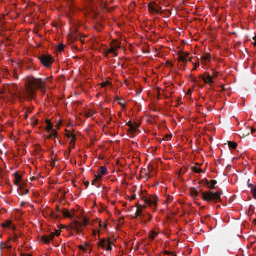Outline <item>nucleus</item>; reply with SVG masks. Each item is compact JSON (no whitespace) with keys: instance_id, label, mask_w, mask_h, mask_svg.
Returning a JSON list of instances; mask_svg holds the SVG:
<instances>
[{"instance_id":"obj_11","label":"nucleus","mask_w":256,"mask_h":256,"mask_svg":"<svg viewBox=\"0 0 256 256\" xmlns=\"http://www.w3.org/2000/svg\"><path fill=\"white\" fill-rule=\"evenodd\" d=\"M127 125L129 126V131L132 132H136L139 126V124L136 123L132 124L130 122H128L127 123Z\"/></svg>"},{"instance_id":"obj_31","label":"nucleus","mask_w":256,"mask_h":256,"mask_svg":"<svg viewBox=\"0 0 256 256\" xmlns=\"http://www.w3.org/2000/svg\"><path fill=\"white\" fill-rule=\"evenodd\" d=\"M100 84L102 87H105L106 86L110 85V83L109 82L106 81L105 82L101 83Z\"/></svg>"},{"instance_id":"obj_18","label":"nucleus","mask_w":256,"mask_h":256,"mask_svg":"<svg viewBox=\"0 0 256 256\" xmlns=\"http://www.w3.org/2000/svg\"><path fill=\"white\" fill-rule=\"evenodd\" d=\"M84 112V116L87 118L91 117L94 113L93 110H86Z\"/></svg>"},{"instance_id":"obj_37","label":"nucleus","mask_w":256,"mask_h":256,"mask_svg":"<svg viewBox=\"0 0 256 256\" xmlns=\"http://www.w3.org/2000/svg\"><path fill=\"white\" fill-rule=\"evenodd\" d=\"M60 230H56L55 232H54L55 234V236H58L60 234Z\"/></svg>"},{"instance_id":"obj_44","label":"nucleus","mask_w":256,"mask_h":256,"mask_svg":"<svg viewBox=\"0 0 256 256\" xmlns=\"http://www.w3.org/2000/svg\"><path fill=\"white\" fill-rule=\"evenodd\" d=\"M24 256H32L31 254H26Z\"/></svg>"},{"instance_id":"obj_8","label":"nucleus","mask_w":256,"mask_h":256,"mask_svg":"<svg viewBox=\"0 0 256 256\" xmlns=\"http://www.w3.org/2000/svg\"><path fill=\"white\" fill-rule=\"evenodd\" d=\"M42 63L45 66H48L52 62V58L48 56H42L40 58Z\"/></svg>"},{"instance_id":"obj_20","label":"nucleus","mask_w":256,"mask_h":256,"mask_svg":"<svg viewBox=\"0 0 256 256\" xmlns=\"http://www.w3.org/2000/svg\"><path fill=\"white\" fill-rule=\"evenodd\" d=\"M158 233L154 231H151L149 233V235L148 238L151 240H153L156 236L158 235Z\"/></svg>"},{"instance_id":"obj_48","label":"nucleus","mask_w":256,"mask_h":256,"mask_svg":"<svg viewBox=\"0 0 256 256\" xmlns=\"http://www.w3.org/2000/svg\"><path fill=\"white\" fill-rule=\"evenodd\" d=\"M254 220V222H256V219H255Z\"/></svg>"},{"instance_id":"obj_41","label":"nucleus","mask_w":256,"mask_h":256,"mask_svg":"<svg viewBox=\"0 0 256 256\" xmlns=\"http://www.w3.org/2000/svg\"><path fill=\"white\" fill-rule=\"evenodd\" d=\"M70 134H71V133H68V134H66V136H67L69 138H70Z\"/></svg>"},{"instance_id":"obj_46","label":"nucleus","mask_w":256,"mask_h":256,"mask_svg":"<svg viewBox=\"0 0 256 256\" xmlns=\"http://www.w3.org/2000/svg\"><path fill=\"white\" fill-rule=\"evenodd\" d=\"M135 198V196H132V199H134Z\"/></svg>"},{"instance_id":"obj_43","label":"nucleus","mask_w":256,"mask_h":256,"mask_svg":"<svg viewBox=\"0 0 256 256\" xmlns=\"http://www.w3.org/2000/svg\"><path fill=\"white\" fill-rule=\"evenodd\" d=\"M96 232L95 230H93V234L94 235H96Z\"/></svg>"},{"instance_id":"obj_40","label":"nucleus","mask_w":256,"mask_h":256,"mask_svg":"<svg viewBox=\"0 0 256 256\" xmlns=\"http://www.w3.org/2000/svg\"><path fill=\"white\" fill-rule=\"evenodd\" d=\"M250 130H251V134H252L255 132L256 130L253 128H251Z\"/></svg>"},{"instance_id":"obj_16","label":"nucleus","mask_w":256,"mask_h":256,"mask_svg":"<svg viewBox=\"0 0 256 256\" xmlns=\"http://www.w3.org/2000/svg\"><path fill=\"white\" fill-rule=\"evenodd\" d=\"M21 180V176L18 172L14 173V184L19 186L20 182Z\"/></svg>"},{"instance_id":"obj_32","label":"nucleus","mask_w":256,"mask_h":256,"mask_svg":"<svg viewBox=\"0 0 256 256\" xmlns=\"http://www.w3.org/2000/svg\"><path fill=\"white\" fill-rule=\"evenodd\" d=\"M74 146H75V144L69 143L68 149L70 150V151L72 149H73L74 148Z\"/></svg>"},{"instance_id":"obj_6","label":"nucleus","mask_w":256,"mask_h":256,"mask_svg":"<svg viewBox=\"0 0 256 256\" xmlns=\"http://www.w3.org/2000/svg\"><path fill=\"white\" fill-rule=\"evenodd\" d=\"M112 242L109 240L101 239L98 244V246L104 250H110L112 249Z\"/></svg>"},{"instance_id":"obj_27","label":"nucleus","mask_w":256,"mask_h":256,"mask_svg":"<svg viewBox=\"0 0 256 256\" xmlns=\"http://www.w3.org/2000/svg\"><path fill=\"white\" fill-rule=\"evenodd\" d=\"M76 136L74 134H70V142L71 144H75Z\"/></svg>"},{"instance_id":"obj_39","label":"nucleus","mask_w":256,"mask_h":256,"mask_svg":"<svg viewBox=\"0 0 256 256\" xmlns=\"http://www.w3.org/2000/svg\"><path fill=\"white\" fill-rule=\"evenodd\" d=\"M99 225H100V228H104L105 226H106V224L104 222H103L102 224L100 222V224H99Z\"/></svg>"},{"instance_id":"obj_15","label":"nucleus","mask_w":256,"mask_h":256,"mask_svg":"<svg viewBox=\"0 0 256 256\" xmlns=\"http://www.w3.org/2000/svg\"><path fill=\"white\" fill-rule=\"evenodd\" d=\"M102 180V176H96L95 178L92 180V184H99Z\"/></svg>"},{"instance_id":"obj_42","label":"nucleus","mask_w":256,"mask_h":256,"mask_svg":"<svg viewBox=\"0 0 256 256\" xmlns=\"http://www.w3.org/2000/svg\"><path fill=\"white\" fill-rule=\"evenodd\" d=\"M254 41H255V42H254V46H256V36H254Z\"/></svg>"},{"instance_id":"obj_35","label":"nucleus","mask_w":256,"mask_h":256,"mask_svg":"<svg viewBox=\"0 0 256 256\" xmlns=\"http://www.w3.org/2000/svg\"><path fill=\"white\" fill-rule=\"evenodd\" d=\"M78 248L80 250H83L84 252H86V248L85 246H82V245H80L78 246Z\"/></svg>"},{"instance_id":"obj_9","label":"nucleus","mask_w":256,"mask_h":256,"mask_svg":"<svg viewBox=\"0 0 256 256\" xmlns=\"http://www.w3.org/2000/svg\"><path fill=\"white\" fill-rule=\"evenodd\" d=\"M71 228L76 230L78 233H80L82 231V226L81 223L78 221H74L71 224Z\"/></svg>"},{"instance_id":"obj_28","label":"nucleus","mask_w":256,"mask_h":256,"mask_svg":"<svg viewBox=\"0 0 256 256\" xmlns=\"http://www.w3.org/2000/svg\"><path fill=\"white\" fill-rule=\"evenodd\" d=\"M63 214L66 217H68V218H72V215L66 210H64Z\"/></svg>"},{"instance_id":"obj_24","label":"nucleus","mask_w":256,"mask_h":256,"mask_svg":"<svg viewBox=\"0 0 256 256\" xmlns=\"http://www.w3.org/2000/svg\"><path fill=\"white\" fill-rule=\"evenodd\" d=\"M46 130L48 131H50L51 130L52 127V126L49 120H46Z\"/></svg>"},{"instance_id":"obj_19","label":"nucleus","mask_w":256,"mask_h":256,"mask_svg":"<svg viewBox=\"0 0 256 256\" xmlns=\"http://www.w3.org/2000/svg\"><path fill=\"white\" fill-rule=\"evenodd\" d=\"M250 192L254 198L256 199V185H251Z\"/></svg>"},{"instance_id":"obj_25","label":"nucleus","mask_w":256,"mask_h":256,"mask_svg":"<svg viewBox=\"0 0 256 256\" xmlns=\"http://www.w3.org/2000/svg\"><path fill=\"white\" fill-rule=\"evenodd\" d=\"M216 184V181L215 180H211L208 182V186L210 188H213L214 186Z\"/></svg>"},{"instance_id":"obj_22","label":"nucleus","mask_w":256,"mask_h":256,"mask_svg":"<svg viewBox=\"0 0 256 256\" xmlns=\"http://www.w3.org/2000/svg\"><path fill=\"white\" fill-rule=\"evenodd\" d=\"M12 224V221L10 220H7L6 221L4 224H2V226L4 228H8L10 226V224Z\"/></svg>"},{"instance_id":"obj_38","label":"nucleus","mask_w":256,"mask_h":256,"mask_svg":"<svg viewBox=\"0 0 256 256\" xmlns=\"http://www.w3.org/2000/svg\"><path fill=\"white\" fill-rule=\"evenodd\" d=\"M198 66H199L198 62L194 64V68H192V70H195L196 69V67Z\"/></svg>"},{"instance_id":"obj_10","label":"nucleus","mask_w":256,"mask_h":256,"mask_svg":"<svg viewBox=\"0 0 256 256\" xmlns=\"http://www.w3.org/2000/svg\"><path fill=\"white\" fill-rule=\"evenodd\" d=\"M189 53L187 52H181L178 53V60L182 62H186L187 60H190V58L187 60Z\"/></svg>"},{"instance_id":"obj_13","label":"nucleus","mask_w":256,"mask_h":256,"mask_svg":"<svg viewBox=\"0 0 256 256\" xmlns=\"http://www.w3.org/2000/svg\"><path fill=\"white\" fill-rule=\"evenodd\" d=\"M201 62L204 64H206L210 60V55L208 54H206L201 57Z\"/></svg>"},{"instance_id":"obj_21","label":"nucleus","mask_w":256,"mask_h":256,"mask_svg":"<svg viewBox=\"0 0 256 256\" xmlns=\"http://www.w3.org/2000/svg\"><path fill=\"white\" fill-rule=\"evenodd\" d=\"M190 192L191 196L193 197H196L198 195V192L196 188H192Z\"/></svg>"},{"instance_id":"obj_36","label":"nucleus","mask_w":256,"mask_h":256,"mask_svg":"<svg viewBox=\"0 0 256 256\" xmlns=\"http://www.w3.org/2000/svg\"><path fill=\"white\" fill-rule=\"evenodd\" d=\"M64 49V46L62 44H60L58 46V50L60 51Z\"/></svg>"},{"instance_id":"obj_1","label":"nucleus","mask_w":256,"mask_h":256,"mask_svg":"<svg viewBox=\"0 0 256 256\" xmlns=\"http://www.w3.org/2000/svg\"><path fill=\"white\" fill-rule=\"evenodd\" d=\"M44 84V81L41 79L32 78L26 84L24 90L14 94V96L18 98L20 101L24 100L26 98L30 99L34 98L36 95V90L39 88H43Z\"/></svg>"},{"instance_id":"obj_29","label":"nucleus","mask_w":256,"mask_h":256,"mask_svg":"<svg viewBox=\"0 0 256 256\" xmlns=\"http://www.w3.org/2000/svg\"><path fill=\"white\" fill-rule=\"evenodd\" d=\"M81 223L82 227H86L88 223V220L86 218H84L82 220V222Z\"/></svg>"},{"instance_id":"obj_7","label":"nucleus","mask_w":256,"mask_h":256,"mask_svg":"<svg viewBox=\"0 0 256 256\" xmlns=\"http://www.w3.org/2000/svg\"><path fill=\"white\" fill-rule=\"evenodd\" d=\"M200 77L205 84L211 85L214 82L212 76L208 72H206L203 74L200 75Z\"/></svg>"},{"instance_id":"obj_2","label":"nucleus","mask_w":256,"mask_h":256,"mask_svg":"<svg viewBox=\"0 0 256 256\" xmlns=\"http://www.w3.org/2000/svg\"><path fill=\"white\" fill-rule=\"evenodd\" d=\"M143 200L146 204L156 211L157 210V202L158 198L156 196L148 195L146 196H144Z\"/></svg>"},{"instance_id":"obj_23","label":"nucleus","mask_w":256,"mask_h":256,"mask_svg":"<svg viewBox=\"0 0 256 256\" xmlns=\"http://www.w3.org/2000/svg\"><path fill=\"white\" fill-rule=\"evenodd\" d=\"M56 136H57L56 132L55 130H52L50 134L48 136V138H56Z\"/></svg>"},{"instance_id":"obj_33","label":"nucleus","mask_w":256,"mask_h":256,"mask_svg":"<svg viewBox=\"0 0 256 256\" xmlns=\"http://www.w3.org/2000/svg\"><path fill=\"white\" fill-rule=\"evenodd\" d=\"M20 190H22V192H20L22 193V194H26L28 193V190H23L21 186L20 187Z\"/></svg>"},{"instance_id":"obj_14","label":"nucleus","mask_w":256,"mask_h":256,"mask_svg":"<svg viewBox=\"0 0 256 256\" xmlns=\"http://www.w3.org/2000/svg\"><path fill=\"white\" fill-rule=\"evenodd\" d=\"M107 174V169L105 166H101L98 171V174L96 176H104Z\"/></svg>"},{"instance_id":"obj_4","label":"nucleus","mask_w":256,"mask_h":256,"mask_svg":"<svg viewBox=\"0 0 256 256\" xmlns=\"http://www.w3.org/2000/svg\"><path fill=\"white\" fill-rule=\"evenodd\" d=\"M120 44L118 42L113 40L110 44V48L106 51V54L108 55L112 54L114 56H116L118 55L117 51L120 48Z\"/></svg>"},{"instance_id":"obj_45","label":"nucleus","mask_w":256,"mask_h":256,"mask_svg":"<svg viewBox=\"0 0 256 256\" xmlns=\"http://www.w3.org/2000/svg\"><path fill=\"white\" fill-rule=\"evenodd\" d=\"M26 254H21L20 256H24Z\"/></svg>"},{"instance_id":"obj_5","label":"nucleus","mask_w":256,"mask_h":256,"mask_svg":"<svg viewBox=\"0 0 256 256\" xmlns=\"http://www.w3.org/2000/svg\"><path fill=\"white\" fill-rule=\"evenodd\" d=\"M148 10L149 12L152 14H157L161 12V8L154 2L149 4Z\"/></svg>"},{"instance_id":"obj_17","label":"nucleus","mask_w":256,"mask_h":256,"mask_svg":"<svg viewBox=\"0 0 256 256\" xmlns=\"http://www.w3.org/2000/svg\"><path fill=\"white\" fill-rule=\"evenodd\" d=\"M146 207V206L145 205H139V204H138V206H137V210H136V216H140L142 211V210L145 208Z\"/></svg>"},{"instance_id":"obj_26","label":"nucleus","mask_w":256,"mask_h":256,"mask_svg":"<svg viewBox=\"0 0 256 256\" xmlns=\"http://www.w3.org/2000/svg\"><path fill=\"white\" fill-rule=\"evenodd\" d=\"M192 170L194 172L196 173H200L202 172V169L199 166H193L192 167Z\"/></svg>"},{"instance_id":"obj_3","label":"nucleus","mask_w":256,"mask_h":256,"mask_svg":"<svg viewBox=\"0 0 256 256\" xmlns=\"http://www.w3.org/2000/svg\"><path fill=\"white\" fill-rule=\"evenodd\" d=\"M202 199L204 200L218 201L220 199V195L218 192H213L210 191L202 192Z\"/></svg>"},{"instance_id":"obj_47","label":"nucleus","mask_w":256,"mask_h":256,"mask_svg":"<svg viewBox=\"0 0 256 256\" xmlns=\"http://www.w3.org/2000/svg\"><path fill=\"white\" fill-rule=\"evenodd\" d=\"M172 256H176V254H172Z\"/></svg>"},{"instance_id":"obj_34","label":"nucleus","mask_w":256,"mask_h":256,"mask_svg":"<svg viewBox=\"0 0 256 256\" xmlns=\"http://www.w3.org/2000/svg\"><path fill=\"white\" fill-rule=\"evenodd\" d=\"M212 77V80L218 76V72H213L212 74H210Z\"/></svg>"},{"instance_id":"obj_30","label":"nucleus","mask_w":256,"mask_h":256,"mask_svg":"<svg viewBox=\"0 0 256 256\" xmlns=\"http://www.w3.org/2000/svg\"><path fill=\"white\" fill-rule=\"evenodd\" d=\"M228 146L230 148L234 149L237 146V144L234 142H228Z\"/></svg>"},{"instance_id":"obj_12","label":"nucleus","mask_w":256,"mask_h":256,"mask_svg":"<svg viewBox=\"0 0 256 256\" xmlns=\"http://www.w3.org/2000/svg\"><path fill=\"white\" fill-rule=\"evenodd\" d=\"M55 236V234L54 232H50V234L46 236H44L42 239L46 243H48L52 240Z\"/></svg>"}]
</instances>
